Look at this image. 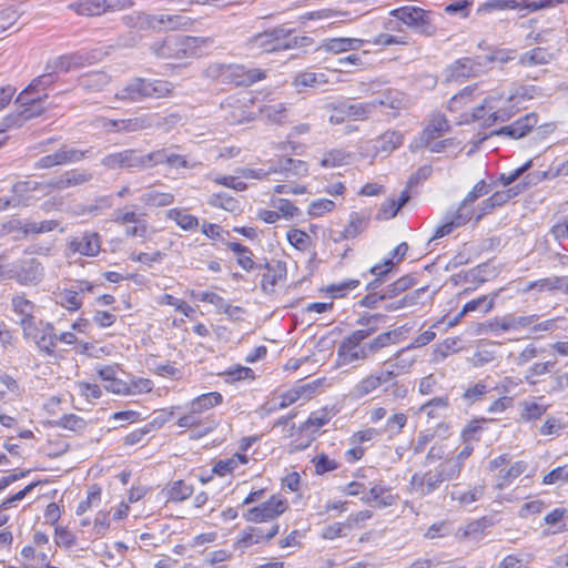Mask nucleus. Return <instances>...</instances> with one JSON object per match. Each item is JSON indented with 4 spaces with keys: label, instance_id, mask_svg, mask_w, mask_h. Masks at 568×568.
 Returning <instances> with one entry per match:
<instances>
[{
    "label": "nucleus",
    "instance_id": "obj_53",
    "mask_svg": "<svg viewBox=\"0 0 568 568\" xmlns=\"http://www.w3.org/2000/svg\"><path fill=\"white\" fill-rule=\"evenodd\" d=\"M247 463V457L242 454H235L231 458L220 459L212 468L213 474L217 476H226L231 474L240 464Z\"/></svg>",
    "mask_w": 568,
    "mask_h": 568
},
{
    "label": "nucleus",
    "instance_id": "obj_14",
    "mask_svg": "<svg viewBox=\"0 0 568 568\" xmlns=\"http://www.w3.org/2000/svg\"><path fill=\"white\" fill-rule=\"evenodd\" d=\"M207 39L200 37H175L169 38L164 47L174 50L178 58L197 57L201 54L202 47H205Z\"/></svg>",
    "mask_w": 568,
    "mask_h": 568
},
{
    "label": "nucleus",
    "instance_id": "obj_48",
    "mask_svg": "<svg viewBox=\"0 0 568 568\" xmlns=\"http://www.w3.org/2000/svg\"><path fill=\"white\" fill-rule=\"evenodd\" d=\"M166 217L174 221L184 231H193L199 226V219L182 209L169 210Z\"/></svg>",
    "mask_w": 568,
    "mask_h": 568
},
{
    "label": "nucleus",
    "instance_id": "obj_50",
    "mask_svg": "<svg viewBox=\"0 0 568 568\" xmlns=\"http://www.w3.org/2000/svg\"><path fill=\"white\" fill-rule=\"evenodd\" d=\"M409 348L404 347L397 351L394 356L385 362V365H389L398 375L407 374L410 372L413 366L415 365V358L405 357L404 353Z\"/></svg>",
    "mask_w": 568,
    "mask_h": 568
},
{
    "label": "nucleus",
    "instance_id": "obj_25",
    "mask_svg": "<svg viewBox=\"0 0 568 568\" xmlns=\"http://www.w3.org/2000/svg\"><path fill=\"white\" fill-rule=\"evenodd\" d=\"M405 326H399L392 331L378 334L372 341L366 342V349L368 351L369 358L390 345L397 344L405 337Z\"/></svg>",
    "mask_w": 568,
    "mask_h": 568
},
{
    "label": "nucleus",
    "instance_id": "obj_55",
    "mask_svg": "<svg viewBox=\"0 0 568 568\" xmlns=\"http://www.w3.org/2000/svg\"><path fill=\"white\" fill-rule=\"evenodd\" d=\"M527 469V464L523 460L514 463L507 470L500 469L498 474L499 481L497 488L503 489L508 486L514 479L524 474Z\"/></svg>",
    "mask_w": 568,
    "mask_h": 568
},
{
    "label": "nucleus",
    "instance_id": "obj_33",
    "mask_svg": "<svg viewBox=\"0 0 568 568\" xmlns=\"http://www.w3.org/2000/svg\"><path fill=\"white\" fill-rule=\"evenodd\" d=\"M556 59V54L542 47H536L524 52L519 58V64L524 67L544 65Z\"/></svg>",
    "mask_w": 568,
    "mask_h": 568
},
{
    "label": "nucleus",
    "instance_id": "obj_39",
    "mask_svg": "<svg viewBox=\"0 0 568 568\" xmlns=\"http://www.w3.org/2000/svg\"><path fill=\"white\" fill-rule=\"evenodd\" d=\"M110 82V77L102 71L83 74L79 78V87L87 92H99Z\"/></svg>",
    "mask_w": 568,
    "mask_h": 568
},
{
    "label": "nucleus",
    "instance_id": "obj_47",
    "mask_svg": "<svg viewBox=\"0 0 568 568\" xmlns=\"http://www.w3.org/2000/svg\"><path fill=\"white\" fill-rule=\"evenodd\" d=\"M538 320L537 314L527 315V316H505L501 320L496 321V325L501 331H510V329H517L520 327H528L531 324H534Z\"/></svg>",
    "mask_w": 568,
    "mask_h": 568
},
{
    "label": "nucleus",
    "instance_id": "obj_16",
    "mask_svg": "<svg viewBox=\"0 0 568 568\" xmlns=\"http://www.w3.org/2000/svg\"><path fill=\"white\" fill-rule=\"evenodd\" d=\"M337 358L339 365L353 364L357 361H367L369 358L366 343L361 344L346 336L337 348Z\"/></svg>",
    "mask_w": 568,
    "mask_h": 568
},
{
    "label": "nucleus",
    "instance_id": "obj_30",
    "mask_svg": "<svg viewBox=\"0 0 568 568\" xmlns=\"http://www.w3.org/2000/svg\"><path fill=\"white\" fill-rule=\"evenodd\" d=\"M36 341V344L40 352L52 356L58 342V334L54 332V326L51 323H47L44 327L36 334L32 332L30 336Z\"/></svg>",
    "mask_w": 568,
    "mask_h": 568
},
{
    "label": "nucleus",
    "instance_id": "obj_46",
    "mask_svg": "<svg viewBox=\"0 0 568 568\" xmlns=\"http://www.w3.org/2000/svg\"><path fill=\"white\" fill-rule=\"evenodd\" d=\"M140 201L145 206L163 207L169 206L174 202V195L169 192H159L156 190H150L144 192L140 196Z\"/></svg>",
    "mask_w": 568,
    "mask_h": 568
},
{
    "label": "nucleus",
    "instance_id": "obj_17",
    "mask_svg": "<svg viewBox=\"0 0 568 568\" xmlns=\"http://www.w3.org/2000/svg\"><path fill=\"white\" fill-rule=\"evenodd\" d=\"M153 125L152 118L150 115H141L130 119H120V120H105L103 122V128L109 132L114 133H131L141 131Z\"/></svg>",
    "mask_w": 568,
    "mask_h": 568
},
{
    "label": "nucleus",
    "instance_id": "obj_63",
    "mask_svg": "<svg viewBox=\"0 0 568 568\" xmlns=\"http://www.w3.org/2000/svg\"><path fill=\"white\" fill-rule=\"evenodd\" d=\"M440 474L444 481L457 479L462 474L459 464L452 457L445 458L440 464L435 467Z\"/></svg>",
    "mask_w": 568,
    "mask_h": 568
},
{
    "label": "nucleus",
    "instance_id": "obj_20",
    "mask_svg": "<svg viewBox=\"0 0 568 568\" xmlns=\"http://www.w3.org/2000/svg\"><path fill=\"white\" fill-rule=\"evenodd\" d=\"M366 103L373 104L374 111L378 106L392 110L387 113L392 119H395L399 114V111L406 108L405 94L394 89H387L378 98Z\"/></svg>",
    "mask_w": 568,
    "mask_h": 568
},
{
    "label": "nucleus",
    "instance_id": "obj_3",
    "mask_svg": "<svg viewBox=\"0 0 568 568\" xmlns=\"http://www.w3.org/2000/svg\"><path fill=\"white\" fill-rule=\"evenodd\" d=\"M54 72L51 70L44 71L43 74L34 79L27 89H24L17 98V102L20 103L24 109L21 112L23 120H29L40 115L43 112V108L40 103L48 97L47 94H40L41 90L54 82Z\"/></svg>",
    "mask_w": 568,
    "mask_h": 568
},
{
    "label": "nucleus",
    "instance_id": "obj_28",
    "mask_svg": "<svg viewBox=\"0 0 568 568\" xmlns=\"http://www.w3.org/2000/svg\"><path fill=\"white\" fill-rule=\"evenodd\" d=\"M150 156L152 158L150 161V169L164 163L172 169H190L194 166V164L189 163L185 156L168 152L165 149L150 152Z\"/></svg>",
    "mask_w": 568,
    "mask_h": 568
},
{
    "label": "nucleus",
    "instance_id": "obj_24",
    "mask_svg": "<svg viewBox=\"0 0 568 568\" xmlns=\"http://www.w3.org/2000/svg\"><path fill=\"white\" fill-rule=\"evenodd\" d=\"M450 78L458 80L460 78L476 77L485 70L481 57L462 58L450 65Z\"/></svg>",
    "mask_w": 568,
    "mask_h": 568
},
{
    "label": "nucleus",
    "instance_id": "obj_26",
    "mask_svg": "<svg viewBox=\"0 0 568 568\" xmlns=\"http://www.w3.org/2000/svg\"><path fill=\"white\" fill-rule=\"evenodd\" d=\"M93 178L91 172L87 170L73 169L65 171L49 183L54 190L61 191L69 187L82 185Z\"/></svg>",
    "mask_w": 568,
    "mask_h": 568
},
{
    "label": "nucleus",
    "instance_id": "obj_43",
    "mask_svg": "<svg viewBox=\"0 0 568 568\" xmlns=\"http://www.w3.org/2000/svg\"><path fill=\"white\" fill-rule=\"evenodd\" d=\"M556 363V359L534 363L524 374L525 382L531 386L536 385L539 382L540 376H544L554 369Z\"/></svg>",
    "mask_w": 568,
    "mask_h": 568
},
{
    "label": "nucleus",
    "instance_id": "obj_2",
    "mask_svg": "<svg viewBox=\"0 0 568 568\" xmlns=\"http://www.w3.org/2000/svg\"><path fill=\"white\" fill-rule=\"evenodd\" d=\"M173 84L158 79L134 78L115 93V98L125 102H140L145 99H160L173 91Z\"/></svg>",
    "mask_w": 568,
    "mask_h": 568
},
{
    "label": "nucleus",
    "instance_id": "obj_59",
    "mask_svg": "<svg viewBox=\"0 0 568 568\" xmlns=\"http://www.w3.org/2000/svg\"><path fill=\"white\" fill-rule=\"evenodd\" d=\"M323 73L315 72H301L298 73L293 81V84L298 89L304 88H315L317 85L326 83Z\"/></svg>",
    "mask_w": 568,
    "mask_h": 568
},
{
    "label": "nucleus",
    "instance_id": "obj_22",
    "mask_svg": "<svg viewBox=\"0 0 568 568\" xmlns=\"http://www.w3.org/2000/svg\"><path fill=\"white\" fill-rule=\"evenodd\" d=\"M450 126L445 115L435 114L432 116L426 128L419 133L418 138L415 139V145H429L430 142L448 132Z\"/></svg>",
    "mask_w": 568,
    "mask_h": 568
},
{
    "label": "nucleus",
    "instance_id": "obj_18",
    "mask_svg": "<svg viewBox=\"0 0 568 568\" xmlns=\"http://www.w3.org/2000/svg\"><path fill=\"white\" fill-rule=\"evenodd\" d=\"M278 525L273 524L270 529L264 530L261 527H247L241 538L235 542V548L244 551L248 547L260 544L262 541H268L278 534Z\"/></svg>",
    "mask_w": 568,
    "mask_h": 568
},
{
    "label": "nucleus",
    "instance_id": "obj_61",
    "mask_svg": "<svg viewBox=\"0 0 568 568\" xmlns=\"http://www.w3.org/2000/svg\"><path fill=\"white\" fill-rule=\"evenodd\" d=\"M562 276H551L540 278L534 282H530L525 291L538 290V291H561L562 286Z\"/></svg>",
    "mask_w": 568,
    "mask_h": 568
},
{
    "label": "nucleus",
    "instance_id": "obj_54",
    "mask_svg": "<svg viewBox=\"0 0 568 568\" xmlns=\"http://www.w3.org/2000/svg\"><path fill=\"white\" fill-rule=\"evenodd\" d=\"M520 419L525 422H535L541 418V416L547 412L549 405L524 400L520 403Z\"/></svg>",
    "mask_w": 568,
    "mask_h": 568
},
{
    "label": "nucleus",
    "instance_id": "obj_11",
    "mask_svg": "<svg viewBox=\"0 0 568 568\" xmlns=\"http://www.w3.org/2000/svg\"><path fill=\"white\" fill-rule=\"evenodd\" d=\"M286 509L287 503L285 499L272 496L258 506L247 509V511L243 514V517L250 523H264L277 518Z\"/></svg>",
    "mask_w": 568,
    "mask_h": 568
},
{
    "label": "nucleus",
    "instance_id": "obj_12",
    "mask_svg": "<svg viewBox=\"0 0 568 568\" xmlns=\"http://www.w3.org/2000/svg\"><path fill=\"white\" fill-rule=\"evenodd\" d=\"M219 71L224 80L237 87H248L265 78L264 71L240 64L220 65Z\"/></svg>",
    "mask_w": 568,
    "mask_h": 568
},
{
    "label": "nucleus",
    "instance_id": "obj_9",
    "mask_svg": "<svg viewBox=\"0 0 568 568\" xmlns=\"http://www.w3.org/2000/svg\"><path fill=\"white\" fill-rule=\"evenodd\" d=\"M389 14L425 36L434 33V27L429 23L428 12L419 7L404 6L392 10Z\"/></svg>",
    "mask_w": 568,
    "mask_h": 568
},
{
    "label": "nucleus",
    "instance_id": "obj_19",
    "mask_svg": "<svg viewBox=\"0 0 568 568\" xmlns=\"http://www.w3.org/2000/svg\"><path fill=\"white\" fill-rule=\"evenodd\" d=\"M538 123V115L534 112L519 118L513 123L490 132L489 135H506L511 139H520L527 135L530 130Z\"/></svg>",
    "mask_w": 568,
    "mask_h": 568
},
{
    "label": "nucleus",
    "instance_id": "obj_57",
    "mask_svg": "<svg viewBox=\"0 0 568 568\" xmlns=\"http://www.w3.org/2000/svg\"><path fill=\"white\" fill-rule=\"evenodd\" d=\"M388 490L382 485H374L362 500L366 504L377 503L379 506H389L393 503V497L387 494Z\"/></svg>",
    "mask_w": 568,
    "mask_h": 568
},
{
    "label": "nucleus",
    "instance_id": "obj_29",
    "mask_svg": "<svg viewBox=\"0 0 568 568\" xmlns=\"http://www.w3.org/2000/svg\"><path fill=\"white\" fill-rule=\"evenodd\" d=\"M369 224V216L361 212H352L349 214L348 224L338 233L334 239L335 242H341L348 239H354L366 230Z\"/></svg>",
    "mask_w": 568,
    "mask_h": 568
},
{
    "label": "nucleus",
    "instance_id": "obj_8",
    "mask_svg": "<svg viewBox=\"0 0 568 568\" xmlns=\"http://www.w3.org/2000/svg\"><path fill=\"white\" fill-rule=\"evenodd\" d=\"M253 104L254 100L248 94L227 97L221 103V109L224 113L223 118L231 125L253 121L255 119V113L252 110Z\"/></svg>",
    "mask_w": 568,
    "mask_h": 568
},
{
    "label": "nucleus",
    "instance_id": "obj_42",
    "mask_svg": "<svg viewBox=\"0 0 568 568\" xmlns=\"http://www.w3.org/2000/svg\"><path fill=\"white\" fill-rule=\"evenodd\" d=\"M485 490L486 486L484 484H478L466 491L454 489L450 493V497L453 500L458 501L460 505L468 506L480 500L485 495Z\"/></svg>",
    "mask_w": 568,
    "mask_h": 568
},
{
    "label": "nucleus",
    "instance_id": "obj_4",
    "mask_svg": "<svg viewBox=\"0 0 568 568\" xmlns=\"http://www.w3.org/2000/svg\"><path fill=\"white\" fill-rule=\"evenodd\" d=\"M150 153L136 149H124L105 154L100 163L108 171L125 170L136 172L150 169Z\"/></svg>",
    "mask_w": 568,
    "mask_h": 568
},
{
    "label": "nucleus",
    "instance_id": "obj_21",
    "mask_svg": "<svg viewBox=\"0 0 568 568\" xmlns=\"http://www.w3.org/2000/svg\"><path fill=\"white\" fill-rule=\"evenodd\" d=\"M69 248L73 253L84 256H97L101 250V239L97 232H84L79 236L72 237L69 242Z\"/></svg>",
    "mask_w": 568,
    "mask_h": 568
},
{
    "label": "nucleus",
    "instance_id": "obj_15",
    "mask_svg": "<svg viewBox=\"0 0 568 568\" xmlns=\"http://www.w3.org/2000/svg\"><path fill=\"white\" fill-rule=\"evenodd\" d=\"M443 483L440 474L434 468L424 473H415L409 480V488L412 493L425 497L437 490Z\"/></svg>",
    "mask_w": 568,
    "mask_h": 568
},
{
    "label": "nucleus",
    "instance_id": "obj_56",
    "mask_svg": "<svg viewBox=\"0 0 568 568\" xmlns=\"http://www.w3.org/2000/svg\"><path fill=\"white\" fill-rule=\"evenodd\" d=\"M207 204L212 207L223 209L231 213L240 211V202L224 192L212 194L207 200Z\"/></svg>",
    "mask_w": 568,
    "mask_h": 568
},
{
    "label": "nucleus",
    "instance_id": "obj_41",
    "mask_svg": "<svg viewBox=\"0 0 568 568\" xmlns=\"http://www.w3.org/2000/svg\"><path fill=\"white\" fill-rule=\"evenodd\" d=\"M450 406L448 396H438L424 403L417 410L418 414H425L428 419L439 418L443 412Z\"/></svg>",
    "mask_w": 568,
    "mask_h": 568
},
{
    "label": "nucleus",
    "instance_id": "obj_7",
    "mask_svg": "<svg viewBox=\"0 0 568 568\" xmlns=\"http://www.w3.org/2000/svg\"><path fill=\"white\" fill-rule=\"evenodd\" d=\"M331 115L328 122L333 125L342 124L346 120L365 121L374 112V105L366 102H353L347 99L338 103L328 105Z\"/></svg>",
    "mask_w": 568,
    "mask_h": 568
},
{
    "label": "nucleus",
    "instance_id": "obj_60",
    "mask_svg": "<svg viewBox=\"0 0 568 568\" xmlns=\"http://www.w3.org/2000/svg\"><path fill=\"white\" fill-rule=\"evenodd\" d=\"M407 422L408 417L405 413L393 414L387 418L382 432L387 434L389 437L397 436L407 425Z\"/></svg>",
    "mask_w": 568,
    "mask_h": 568
},
{
    "label": "nucleus",
    "instance_id": "obj_45",
    "mask_svg": "<svg viewBox=\"0 0 568 568\" xmlns=\"http://www.w3.org/2000/svg\"><path fill=\"white\" fill-rule=\"evenodd\" d=\"M378 388L379 385L376 382L375 375L369 373L353 386L349 396L353 399L359 400L374 393Z\"/></svg>",
    "mask_w": 568,
    "mask_h": 568
},
{
    "label": "nucleus",
    "instance_id": "obj_31",
    "mask_svg": "<svg viewBox=\"0 0 568 568\" xmlns=\"http://www.w3.org/2000/svg\"><path fill=\"white\" fill-rule=\"evenodd\" d=\"M394 270L395 263L392 262V260H384L382 263L372 266L368 272L374 276V278L367 283L366 290L369 292H377V290L388 280Z\"/></svg>",
    "mask_w": 568,
    "mask_h": 568
},
{
    "label": "nucleus",
    "instance_id": "obj_36",
    "mask_svg": "<svg viewBox=\"0 0 568 568\" xmlns=\"http://www.w3.org/2000/svg\"><path fill=\"white\" fill-rule=\"evenodd\" d=\"M375 375L376 382L378 383L379 387L383 385L392 384L393 387L396 389L394 390V394L396 397H404L406 394V388L403 386H399L397 381H394L397 376H399L393 367H389V365H385L383 367H379L372 372Z\"/></svg>",
    "mask_w": 568,
    "mask_h": 568
},
{
    "label": "nucleus",
    "instance_id": "obj_49",
    "mask_svg": "<svg viewBox=\"0 0 568 568\" xmlns=\"http://www.w3.org/2000/svg\"><path fill=\"white\" fill-rule=\"evenodd\" d=\"M489 388L485 384L484 381H479L474 384H469L465 387L464 393L462 394V399L468 405L471 406L484 400L485 396L488 394Z\"/></svg>",
    "mask_w": 568,
    "mask_h": 568
},
{
    "label": "nucleus",
    "instance_id": "obj_23",
    "mask_svg": "<svg viewBox=\"0 0 568 568\" xmlns=\"http://www.w3.org/2000/svg\"><path fill=\"white\" fill-rule=\"evenodd\" d=\"M262 270L266 271L261 281V287L265 293L273 292L276 284L286 276V265L282 261L268 262L264 258Z\"/></svg>",
    "mask_w": 568,
    "mask_h": 568
},
{
    "label": "nucleus",
    "instance_id": "obj_52",
    "mask_svg": "<svg viewBox=\"0 0 568 568\" xmlns=\"http://www.w3.org/2000/svg\"><path fill=\"white\" fill-rule=\"evenodd\" d=\"M273 172L282 173H292L293 175H303L307 172L306 163L301 160H295L292 158H281L275 163V168L272 169Z\"/></svg>",
    "mask_w": 568,
    "mask_h": 568
},
{
    "label": "nucleus",
    "instance_id": "obj_10",
    "mask_svg": "<svg viewBox=\"0 0 568 568\" xmlns=\"http://www.w3.org/2000/svg\"><path fill=\"white\" fill-rule=\"evenodd\" d=\"M12 312L19 317L17 322L23 332L26 338L32 335V332H37L34 313L37 305L28 300L23 294H16L11 297Z\"/></svg>",
    "mask_w": 568,
    "mask_h": 568
},
{
    "label": "nucleus",
    "instance_id": "obj_34",
    "mask_svg": "<svg viewBox=\"0 0 568 568\" xmlns=\"http://www.w3.org/2000/svg\"><path fill=\"white\" fill-rule=\"evenodd\" d=\"M301 389H292L283 394L281 396L280 402H276L274 399L267 400L258 409L261 417L268 416L275 413L276 410L284 409L290 405L294 404L301 397Z\"/></svg>",
    "mask_w": 568,
    "mask_h": 568
},
{
    "label": "nucleus",
    "instance_id": "obj_64",
    "mask_svg": "<svg viewBox=\"0 0 568 568\" xmlns=\"http://www.w3.org/2000/svg\"><path fill=\"white\" fill-rule=\"evenodd\" d=\"M348 158L349 154L346 151L334 149L324 154L323 159L321 160V165L323 168L341 166L347 163Z\"/></svg>",
    "mask_w": 568,
    "mask_h": 568
},
{
    "label": "nucleus",
    "instance_id": "obj_62",
    "mask_svg": "<svg viewBox=\"0 0 568 568\" xmlns=\"http://www.w3.org/2000/svg\"><path fill=\"white\" fill-rule=\"evenodd\" d=\"M496 294L493 296L483 295L478 298L471 300L467 302L463 308L464 313H470L475 311H480L484 314L490 312L494 307Z\"/></svg>",
    "mask_w": 568,
    "mask_h": 568
},
{
    "label": "nucleus",
    "instance_id": "obj_38",
    "mask_svg": "<svg viewBox=\"0 0 568 568\" xmlns=\"http://www.w3.org/2000/svg\"><path fill=\"white\" fill-rule=\"evenodd\" d=\"M258 112L265 121L273 124H283L287 119V109L283 102L263 104Z\"/></svg>",
    "mask_w": 568,
    "mask_h": 568
},
{
    "label": "nucleus",
    "instance_id": "obj_58",
    "mask_svg": "<svg viewBox=\"0 0 568 568\" xmlns=\"http://www.w3.org/2000/svg\"><path fill=\"white\" fill-rule=\"evenodd\" d=\"M193 494V487L183 480H175L168 486V499L171 501H182Z\"/></svg>",
    "mask_w": 568,
    "mask_h": 568
},
{
    "label": "nucleus",
    "instance_id": "obj_27",
    "mask_svg": "<svg viewBox=\"0 0 568 568\" xmlns=\"http://www.w3.org/2000/svg\"><path fill=\"white\" fill-rule=\"evenodd\" d=\"M385 317L386 316L383 314L363 315L357 320L356 323L361 326H364V328L353 331L347 336L361 344H364V341L378 329V323L384 321Z\"/></svg>",
    "mask_w": 568,
    "mask_h": 568
},
{
    "label": "nucleus",
    "instance_id": "obj_40",
    "mask_svg": "<svg viewBox=\"0 0 568 568\" xmlns=\"http://www.w3.org/2000/svg\"><path fill=\"white\" fill-rule=\"evenodd\" d=\"M69 8L80 16H100L106 10L105 0H80L69 4Z\"/></svg>",
    "mask_w": 568,
    "mask_h": 568
},
{
    "label": "nucleus",
    "instance_id": "obj_35",
    "mask_svg": "<svg viewBox=\"0 0 568 568\" xmlns=\"http://www.w3.org/2000/svg\"><path fill=\"white\" fill-rule=\"evenodd\" d=\"M364 40L357 38H332L324 41L323 48L332 53L338 54L346 51H355L363 47Z\"/></svg>",
    "mask_w": 568,
    "mask_h": 568
},
{
    "label": "nucleus",
    "instance_id": "obj_6",
    "mask_svg": "<svg viewBox=\"0 0 568 568\" xmlns=\"http://www.w3.org/2000/svg\"><path fill=\"white\" fill-rule=\"evenodd\" d=\"M477 206L473 202L463 200L456 211L447 212L443 217V223L435 230L434 235L429 239L427 246L437 239L449 235L455 229L466 225L474 220L476 222Z\"/></svg>",
    "mask_w": 568,
    "mask_h": 568
},
{
    "label": "nucleus",
    "instance_id": "obj_51",
    "mask_svg": "<svg viewBox=\"0 0 568 568\" xmlns=\"http://www.w3.org/2000/svg\"><path fill=\"white\" fill-rule=\"evenodd\" d=\"M404 136L398 131H386L376 140V149L381 152H392L403 144Z\"/></svg>",
    "mask_w": 568,
    "mask_h": 568
},
{
    "label": "nucleus",
    "instance_id": "obj_37",
    "mask_svg": "<svg viewBox=\"0 0 568 568\" xmlns=\"http://www.w3.org/2000/svg\"><path fill=\"white\" fill-rule=\"evenodd\" d=\"M375 375L376 382L378 383L379 387L383 385L392 384L393 387L396 389L394 390V394L396 397H404L406 394V388L403 386H399L397 381H394L397 376H399L393 367H389V365H385L383 367H379L372 372Z\"/></svg>",
    "mask_w": 568,
    "mask_h": 568
},
{
    "label": "nucleus",
    "instance_id": "obj_13",
    "mask_svg": "<svg viewBox=\"0 0 568 568\" xmlns=\"http://www.w3.org/2000/svg\"><path fill=\"white\" fill-rule=\"evenodd\" d=\"M11 278L22 285H36L44 275V270L37 258L21 260L16 263L11 271Z\"/></svg>",
    "mask_w": 568,
    "mask_h": 568
},
{
    "label": "nucleus",
    "instance_id": "obj_44",
    "mask_svg": "<svg viewBox=\"0 0 568 568\" xmlns=\"http://www.w3.org/2000/svg\"><path fill=\"white\" fill-rule=\"evenodd\" d=\"M39 185L38 182L28 180L19 181L12 186L13 199L22 201L19 206H29L32 203L33 196L30 193L37 191Z\"/></svg>",
    "mask_w": 568,
    "mask_h": 568
},
{
    "label": "nucleus",
    "instance_id": "obj_5",
    "mask_svg": "<svg viewBox=\"0 0 568 568\" xmlns=\"http://www.w3.org/2000/svg\"><path fill=\"white\" fill-rule=\"evenodd\" d=\"M223 396L219 392L202 394L185 404L186 413L182 415L176 424L182 428H195L203 425L202 414L221 405Z\"/></svg>",
    "mask_w": 568,
    "mask_h": 568
},
{
    "label": "nucleus",
    "instance_id": "obj_1",
    "mask_svg": "<svg viewBox=\"0 0 568 568\" xmlns=\"http://www.w3.org/2000/svg\"><path fill=\"white\" fill-rule=\"evenodd\" d=\"M311 43V38L300 37L294 29L278 26L248 38L246 49L252 54H261L307 47Z\"/></svg>",
    "mask_w": 568,
    "mask_h": 568
},
{
    "label": "nucleus",
    "instance_id": "obj_32",
    "mask_svg": "<svg viewBox=\"0 0 568 568\" xmlns=\"http://www.w3.org/2000/svg\"><path fill=\"white\" fill-rule=\"evenodd\" d=\"M534 174H528L525 180L514 186H510L503 191H496L495 193L489 196L491 201L494 202L496 207L503 206L506 204L509 200L513 197L519 195L524 191H526L534 182Z\"/></svg>",
    "mask_w": 568,
    "mask_h": 568
}]
</instances>
